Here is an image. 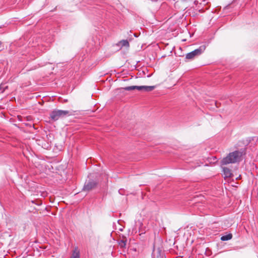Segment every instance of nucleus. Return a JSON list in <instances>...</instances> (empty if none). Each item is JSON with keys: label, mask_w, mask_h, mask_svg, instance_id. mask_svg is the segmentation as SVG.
<instances>
[{"label": "nucleus", "mask_w": 258, "mask_h": 258, "mask_svg": "<svg viewBox=\"0 0 258 258\" xmlns=\"http://www.w3.org/2000/svg\"><path fill=\"white\" fill-rule=\"evenodd\" d=\"M117 45H121V47H125L126 48H128L130 47L129 42L127 40H122L120 41Z\"/></svg>", "instance_id": "8"}, {"label": "nucleus", "mask_w": 258, "mask_h": 258, "mask_svg": "<svg viewBox=\"0 0 258 258\" xmlns=\"http://www.w3.org/2000/svg\"><path fill=\"white\" fill-rule=\"evenodd\" d=\"M70 258H80V251L78 247H75Z\"/></svg>", "instance_id": "7"}, {"label": "nucleus", "mask_w": 258, "mask_h": 258, "mask_svg": "<svg viewBox=\"0 0 258 258\" xmlns=\"http://www.w3.org/2000/svg\"><path fill=\"white\" fill-rule=\"evenodd\" d=\"M155 86H128L123 88L122 89L126 91H131L135 89H137L139 91H142L144 92H150L152 91L153 89H154Z\"/></svg>", "instance_id": "3"}, {"label": "nucleus", "mask_w": 258, "mask_h": 258, "mask_svg": "<svg viewBox=\"0 0 258 258\" xmlns=\"http://www.w3.org/2000/svg\"><path fill=\"white\" fill-rule=\"evenodd\" d=\"M223 171L224 172V178L230 177L232 176V174L231 170L227 167H223Z\"/></svg>", "instance_id": "6"}, {"label": "nucleus", "mask_w": 258, "mask_h": 258, "mask_svg": "<svg viewBox=\"0 0 258 258\" xmlns=\"http://www.w3.org/2000/svg\"><path fill=\"white\" fill-rule=\"evenodd\" d=\"M242 156V153L235 151L230 153L226 157L221 160V165H226L229 164L235 163L239 162Z\"/></svg>", "instance_id": "1"}, {"label": "nucleus", "mask_w": 258, "mask_h": 258, "mask_svg": "<svg viewBox=\"0 0 258 258\" xmlns=\"http://www.w3.org/2000/svg\"><path fill=\"white\" fill-rule=\"evenodd\" d=\"M202 53V49L201 48L197 49L189 53H188L186 55L185 58L187 59H192L196 56H199L200 54H201Z\"/></svg>", "instance_id": "4"}, {"label": "nucleus", "mask_w": 258, "mask_h": 258, "mask_svg": "<svg viewBox=\"0 0 258 258\" xmlns=\"http://www.w3.org/2000/svg\"><path fill=\"white\" fill-rule=\"evenodd\" d=\"M119 244L121 247H124L126 245V242L124 240H121Z\"/></svg>", "instance_id": "10"}, {"label": "nucleus", "mask_w": 258, "mask_h": 258, "mask_svg": "<svg viewBox=\"0 0 258 258\" xmlns=\"http://www.w3.org/2000/svg\"><path fill=\"white\" fill-rule=\"evenodd\" d=\"M240 177H241V175H239L238 178H240ZM237 179H238V178H237Z\"/></svg>", "instance_id": "13"}, {"label": "nucleus", "mask_w": 258, "mask_h": 258, "mask_svg": "<svg viewBox=\"0 0 258 258\" xmlns=\"http://www.w3.org/2000/svg\"><path fill=\"white\" fill-rule=\"evenodd\" d=\"M232 238V234L231 233H228L226 235H223L221 237L220 239L222 241H227L230 240Z\"/></svg>", "instance_id": "9"}, {"label": "nucleus", "mask_w": 258, "mask_h": 258, "mask_svg": "<svg viewBox=\"0 0 258 258\" xmlns=\"http://www.w3.org/2000/svg\"><path fill=\"white\" fill-rule=\"evenodd\" d=\"M70 112L68 110H54L50 114V118L53 121H56L59 119L70 115Z\"/></svg>", "instance_id": "2"}, {"label": "nucleus", "mask_w": 258, "mask_h": 258, "mask_svg": "<svg viewBox=\"0 0 258 258\" xmlns=\"http://www.w3.org/2000/svg\"><path fill=\"white\" fill-rule=\"evenodd\" d=\"M0 87H1V88H4V89H7V88H8V86H5V87H3V85H1L0 86Z\"/></svg>", "instance_id": "11"}, {"label": "nucleus", "mask_w": 258, "mask_h": 258, "mask_svg": "<svg viewBox=\"0 0 258 258\" xmlns=\"http://www.w3.org/2000/svg\"><path fill=\"white\" fill-rule=\"evenodd\" d=\"M125 227H123V228H120L119 229H118V230L120 231H123V228H124Z\"/></svg>", "instance_id": "12"}, {"label": "nucleus", "mask_w": 258, "mask_h": 258, "mask_svg": "<svg viewBox=\"0 0 258 258\" xmlns=\"http://www.w3.org/2000/svg\"><path fill=\"white\" fill-rule=\"evenodd\" d=\"M96 185V183L94 181H91L85 185L84 189L85 190H90L94 188Z\"/></svg>", "instance_id": "5"}]
</instances>
